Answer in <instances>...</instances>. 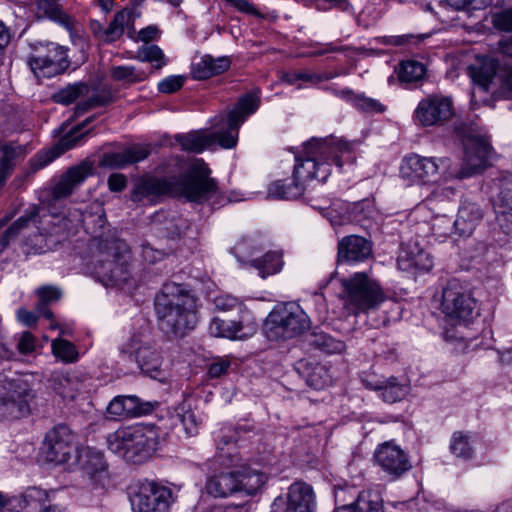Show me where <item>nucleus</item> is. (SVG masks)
I'll return each mask as SVG.
<instances>
[{
  "instance_id": "47",
  "label": "nucleus",
  "mask_w": 512,
  "mask_h": 512,
  "mask_svg": "<svg viewBox=\"0 0 512 512\" xmlns=\"http://www.w3.org/2000/svg\"><path fill=\"white\" fill-rule=\"evenodd\" d=\"M449 449L457 458L469 459L473 454L470 436L461 431L454 432L451 436Z\"/></svg>"
},
{
  "instance_id": "2",
  "label": "nucleus",
  "mask_w": 512,
  "mask_h": 512,
  "mask_svg": "<svg viewBox=\"0 0 512 512\" xmlns=\"http://www.w3.org/2000/svg\"><path fill=\"white\" fill-rule=\"evenodd\" d=\"M154 306L159 328L169 337L182 338L198 324V298L183 284L165 283Z\"/></svg>"
},
{
  "instance_id": "41",
  "label": "nucleus",
  "mask_w": 512,
  "mask_h": 512,
  "mask_svg": "<svg viewBox=\"0 0 512 512\" xmlns=\"http://www.w3.org/2000/svg\"><path fill=\"white\" fill-rule=\"evenodd\" d=\"M396 72L402 83H416L425 77L426 67L422 62L405 60L399 64Z\"/></svg>"
},
{
  "instance_id": "35",
  "label": "nucleus",
  "mask_w": 512,
  "mask_h": 512,
  "mask_svg": "<svg viewBox=\"0 0 512 512\" xmlns=\"http://www.w3.org/2000/svg\"><path fill=\"white\" fill-rule=\"evenodd\" d=\"M0 188L4 185L7 178L10 176L14 161L19 157L24 156L25 149L22 145L6 143L0 147Z\"/></svg>"
},
{
  "instance_id": "17",
  "label": "nucleus",
  "mask_w": 512,
  "mask_h": 512,
  "mask_svg": "<svg viewBox=\"0 0 512 512\" xmlns=\"http://www.w3.org/2000/svg\"><path fill=\"white\" fill-rule=\"evenodd\" d=\"M374 458L382 471L393 480L400 478L412 468L407 453L393 441L380 444L375 450Z\"/></svg>"
},
{
  "instance_id": "55",
  "label": "nucleus",
  "mask_w": 512,
  "mask_h": 512,
  "mask_svg": "<svg viewBox=\"0 0 512 512\" xmlns=\"http://www.w3.org/2000/svg\"><path fill=\"white\" fill-rule=\"evenodd\" d=\"M429 37V34H405L400 36H383L377 38V41L392 46H406L411 44H418Z\"/></svg>"
},
{
  "instance_id": "11",
  "label": "nucleus",
  "mask_w": 512,
  "mask_h": 512,
  "mask_svg": "<svg viewBox=\"0 0 512 512\" xmlns=\"http://www.w3.org/2000/svg\"><path fill=\"white\" fill-rule=\"evenodd\" d=\"M32 390L26 381L11 380L0 386V418L19 419L29 414Z\"/></svg>"
},
{
  "instance_id": "13",
  "label": "nucleus",
  "mask_w": 512,
  "mask_h": 512,
  "mask_svg": "<svg viewBox=\"0 0 512 512\" xmlns=\"http://www.w3.org/2000/svg\"><path fill=\"white\" fill-rule=\"evenodd\" d=\"M453 115L452 98L440 94H432L423 98L414 110L415 121L423 127L444 125Z\"/></svg>"
},
{
  "instance_id": "21",
  "label": "nucleus",
  "mask_w": 512,
  "mask_h": 512,
  "mask_svg": "<svg viewBox=\"0 0 512 512\" xmlns=\"http://www.w3.org/2000/svg\"><path fill=\"white\" fill-rule=\"evenodd\" d=\"M156 432L151 428L141 426L131 427V435L124 460L132 463H140L146 460L156 450Z\"/></svg>"
},
{
  "instance_id": "39",
  "label": "nucleus",
  "mask_w": 512,
  "mask_h": 512,
  "mask_svg": "<svg viewBox=\"0 0 512 512\" xmlns=\"http://www.w3.org/2000/svg\"><path fill=\"white\" fill-rule=\"evenodd\" d=\"M306 383L314 389H323L331 383V375L326 366L315 363L304 366Z\"/></svg>"
},
{
  "instance_id": "59",
  "label": "nucleus",
  "mask_w": 512,
  "mask_h": 512,
  "mask_svg": "<svg viewBox=\"0 0 512 512\" xmlns=\"http://www.w3.org/2000/svg\"><path fill=\"white\" fill-rule=\"evenodd\" d=\"M492 23L500 31L512 32V8L495 13L492 16Z\"/></svg>"
},
{
  "instance_id": "51",
  "label": "nucleus",
  "mask_w": 512,
  "mask_h": 512,
  "mask_svg": "<svg viewBox=\"0 0 512 512\" xmlns=\"http://www.w3.org/2000/svg\"><path fill=\"white\" fill-rule=\"evenodd\" d=\"M88 86L84 83L70 84L53 95V100L56 103L69 105L76 101L79 97L87 94Z\"/></svg>"
},
{
  "instance_id": "18",
  "label": "nucleus",
  "mask_w": 512,
  "mask_h": 512,
  "mask_svg": "<svg viewBox=\"0 0 512 512\" xmlns=\"http://www.w3.org/2000/svg\"><path fill=\"white\" fill-rule=\"evenodd\" d=\"M257 323L252 313L248 309H242V315L239 320H224L214 317L208 326V332L211 336L228 339H245L255 334Z\"/></svg>"
},
{
  "instance_id": "58",
  "label": "nucleus",
  "mask_w": 512,
  "mask_h": 512,
  "mask_svg": "<svg viewBox=\"0 0 512 512\" xmlns=\"http://www.w3.org/2000/svg\"><path fill=\"white\" fill-rule=\"evenodd\" d=\"M213 303L215 308L219 311H230L232 309H237L239 311L240 316L242 315V309H247L238 298L232 296L230 294H220L214 297Z\"/></svg>"
},
{
  "instance_id": "5",
  "label": "nucleus",
  "mask_w": 512,
  "mask_h": 512,
  "mask_svg": "<svg viewBox=\"0 0 512 512\" xmlns=\"http://www.w3.org/2000/svg\"><path fill=\"white\" fill-rule=\"evenodd\" d=\"M94 271L105 286L125 284L130 277L131 252L125 241L112 239L99 244Z\"/></svg>"
},
{
  "instance_id": "54",
  "label": "nucleus",
  "mask_w": 512,
  "mask_h": 512,
  "mask_svg": "<svg viewBox=\"0 0 512 512\" xmlns=\"http://www.w3.org/2000/svg\"><path fill=\"white\" fill-rule=\"evenodd\" d=\"M112 101V95L109 91H102L100 93H97L90 98H88L86 101H82L77 104L75 113L76 115H82L85 112L89 111L92 108L105 106L109 104Z\"/></svg>"
},
{
  "instance_id": "4",
  "label": "nucleus",
  "mask_w": 512,
  "mask_h": 512,
  "mask_svg": "<svg viewBox=\"0 0 512 512\" xmlns=\"http://www.w3.org/2000/svg\"><path fill=\"white\" fill-rule=\"evenodd\" d=\"M260 99L256 94L249 93L241 97L230 111L227 117L228 128L217 132L192 131L187 134L175 136L184 151L201 153L211 149L218 143L222 148L231 149L238 141V129L245 122L246 118L253 114L259 107Z\"/></svg>"
},
{
  "instance_id": "37",
  "label": "nucleus",
  "mask_w": 512,
  "mask_h": 512,
  "mask_svg": "<svg viewBox=\"0 0 512 512\" xmlns=\"http://www.w3.org/2000/svg\"><path fill=\"white\" fill-rule=\"evenodd\" d=\"M264 249L258 239L248 237L238 241L233 247V253L243 267L250 268V261L259 257L258 254Z\"/></svg>"
},
{
  "instance_id": "45",
  "label": "nucleus",
  "mask_w": 512,
  "mask_h": 512,
  "mask_svg": "<svg viewBox=\"0 0 512 512\" xmlns=\"http://www.w3.org/2000/svg\"><path fill=\"white\" fill-rule=\"evenodd\" d=\"M372 389L381 390V396L384 401L394 403L401 400L408 392L406 385L400 384L395 378H391L383 385L371 386Z\"/></svg>"
},
{
  "instance_id": "36",
  "label": "nucleus",
  "mask_w": 512,
  "mask_h": 512,
  "mask_svg": "<svg viewBox=\"0 0 512 512\" xmlns=\"http://www.w3.org/2000/svg\"><path fill=\"white\" fill-rule=\"evenodd\" d=\"M134 18L131 9L118 11L109 26L104 31V41L113 42L119 39L125 29L133 28Z\"/></svg>"
},
{
  "instance_id": "40",
  "label": "nucleus",
  "mask_w": 512,
  "mask_h": 512,
  "mask_svg": "<svg viewBox=\"0 0 512 512\" xmlns=\"http://www.w3.org/2000/svg\"><path fill=\"white\" fill-rule=\"evenodd\" d=\"M151 72L152 68L146 71L134 66H114L111 69V77L115 81L130 85L146 80Z\"/></svg>"
},
{
  "instance_id": "16",
  "label": "nucleus",
  "mask_w": 512,
  "mask_h": 512,
  "mask_svg": "<svg viewBox=\"0 0 512 512\" xmlns=\"http://www.w3.org/2000/svg\"><path fill=\"white\" fill-rule=\"evenodd\" d=\"M482 90L495 98L512 99V67H501L497 60L482 57Z\"/></svg>"
},
{
  "instance_id": "42",
  "label": "nucleus",
  "mask_w": 512,
  "mask_h": 512,
  "mask_svg": "<svg viewBox=\"0 0 512 512\" xmlns=\"http://www.w3.org/2000/svg\"><path fill=\"white\" fill-rule=\"evenodd\" d=\"M84 228L91 234H97L98 230L104 228L106 223L105 213L100 203H93L82 213Z\"/></svg>"
},
{
  "instance_id": "52",
  "label": "nucleus",
  "mask_w": 512,
  "mask_h": 512,
  "mask_svg": "<svg viewBox=\"0 0 512 512\" xmlns=\"http://www.w3.org/2000/svg\"><path fill=\"white\" fill-rule=\"evenodd\" d=\"M130 435L131 427L121 428L110 433L107 436V445L109 450L124 459V453L127 450Z\"/></svg>"
},
{
  "instance_id": "27",
  "label": "nucleus",
  "mask_w": 512,
  "mask_h": 512,
  "mask_svg": "<svg viewBox=\"0 0 512 512\" xmlns=\"http://www.w3.org/2000/svg\"><path fill=\"white\" fill-rule=\"evenodd\" d=\"M150 152L147 145H133L122 152L104 154L101 165L109 168H123L146 159Z\"/></svg>"
},
{
  "instance_id": "10",
  "label": "nucleus",
  "mask_w": 512,
  "mask_h": 512,
  "mask_svg": "<svg viewBox=\"0 0 512 512\" xmlns=\"http://www.w3.org/2000/svg\"><path fill=\"white\" fill-rule=\"evenodd\" d=\"M28 64L37 78H51L64 73L69 65L67 50L56 43H47L29 57Z\"/></svg>"
},
{
  "instance_id": "28",
  "label": "nucleus",
  "mask_w": 512,
  "mask_h": 512,
  "mask_svg": "<svg viewBox=\"0 0 512 512\" xmlns=\"http://www.w3.org/2000/svg\"><path fill=\"white\" fill-rule=\"evenodd\" d=\"M91 118L86 119L81 125L73 128L70 133L61 137L57 142V145L53 150L46 152L44 154H39L34 160L33 165L36 169H40L48 165L52 162L56 157L60 156L67 150H70L79 142V140L83 137L82 135H78L80 130L89 123Z\"/></svg>"
},
{
  "instance_id": "14",
  "label": "nucleus",
  "mask_w": 512,
  "mask_h": 512,
  "mask_svg": "<svg viewBox=\"0 0 512 512\" xmlns=\"http://www.w3.org/2000/svg\"><path fill=\"white\" fill-rule=\"evenodd\" d=\"M454 132L464 149V167L460 177H468L478 173L480 168V137L478 124L465 119L455 125Z\"/></svg>"
},
{
  "instance_id": "24",
  "label": "nucleus",
  "mask_w": 512,
  "mask_h": 512,
  "mask_svg": "<svg viewBox=\"0 0 512 512\" xmlns=\"http://www.w3.org/2000/svg\"><path fill=\"white\" fill-rule=\"evenodd\" d=\"M372 254V245L364 237L349 235L338 243V261L346 263L362 262Z\"/></svg>"
},
{
  "instance_id": "22",
  "label": "nucleus",
  "mask_w": 512,
  "mask_h": 512,
  "mask_svg": "<svg viewBox=\"0 0 512 512\" xmlns=\"http://www.w3.org/2000/svg\"><path fill=\"white\" fill-rule=\"evenodd\" d=\"M439 163L436 158L422 157L412 154L404 159L401 172L404 176L410 177L422 183L433 182L438 174Z\"/></svg>"
},
{
  "instance_id": "49",
  "label": "nucleus",
  "mask_w": 512,
  "mask_h": 512,
  "mask_svg": "<svg viewBox=\"0 0 512 512\" xmlns=\"http://www.w3.org/2000/svg\"><path fill=\"white\" fill-rule=\"evenodd\" d=\"M53 354L64 363H74L79 358L76 346L68 340L57 338L51 344Z\"/></svg>"
},
{
  "instance_id": "23",
  "label": "nucleus",
  "mask_w": 512,
  "mask_h": 512,
  "mask_svg": "<svg viewBox=\"0 0 512 512\" xmlns=\"http://www.w3.org/2000/svg\"><path fill=\"white\" fill-rule=\"evenodd\" d=\"M93 172V165L89 162H82L71 167L53 186L51 195L54 200H60L72 194L74 189L82 184Z\"/></svg>"
},
{
  "instance_id": "6",
  "label": "nucleus",
  "mask_w": 512,
  "mask_h": 512,
  "mask_svg": "<svg viewBox=\"0 0 512 512\" xmlns=\"http://www.w3.org/2000/svg\"><path fill=\"white\" fill-rule=\"evenodd\" d=\"M439 310L452 326H469L479 315L473 290L457 280L449 281L443 288Z\"/></svg>"
},
{
  "instance_id": "50",
  "label": "nucleus",
  "mask_w": 512,
  "mask_h": 512,
  "mask_svg": "<svg viewBox=\"0 0 512 512\" xmlns=\"http://www.w3.org/2000/svg\"><path fill=\"white\" fill-rule=\"evenodd\" d=\"M342 93L358 110L367 113H382L385 111V107L376 99L364 95H353L351 91H343Z\"/></svg>"
},
{
  "instance_id": "57",
  "label": "nucleus",
  "mask_w": 512,
  "mask_h": 512,
  "mask_svg": "<svg viewBox=\"0 0 512 512\" xmlns=\"http://www.w3.org/2000/svg\"><path fill=\"white\" fill-rule=\"evenodd\" d=\"M137 59L142 62H157L156 68H161L165 62L163 61L164 54L162 50L156 45H144L137 52Z\"/></svg>"
},
{
  "instance_id": "30",
  "label": "nucleus",
  "mask_w": 512,
  "mask_h": 512,
  "mask_svg": "<svg viewBox=\"0 0 512 512\" xmlns=\"http://www.w3.org/2000/svg\"><path fill=\"white\" fill-rule=\"evenodd\" d=\"M12 218L11 215L0 220V229ZM39 218V208L33 206L25 211L24 215L14 221L0 236V253L8 247L10 242L18 237L20 232L28 227L30 223H36Z\"/></svg>"
},
{
  "instance_id": "1",
  "label": "nucleus",
  "mask_w": 512,
  "mask_h": 512,
  "mask_svg": "<svg viewBox=\"0 0 512 512\" xmlns=\"http://www.w3.org/2000/svg\"><path fill=\"white\" fill-rule=\"evenodd\" d=\"M353 160L348 143L333 137L312 138L303 144L302 151L295 155L294 182L286 184L278 180L270 184L269 197L292 200L301 196L305 185L312 181L325 182L332 171V164L342 168L344 162Z\"/></svg>"
},
{
  "instance_id": "62",
  "label": "nucleus",
  "mask_w": 512,
  "mask_h": 512,
  "mask_svg": "<svg viewBox=\"0 0 512 512\" xmlns=\"http://www.w3.org/2000/svg\"><path fill=\"white\" fill-rule=\"evenodd\" d=\"M184 80L182 76L166 77L158 83V90L166 94L174 93L183 86Z\"/></svg>"
},
{
  "instance_id": "63",
  "label": "nucleus",
  "mask_w": 512,
  "mask_h": 512,
  "mask_svg": "<svg viewBox=\"0 0 512 512\" xmlns=\"http://www.w3.org/2000/svg\"><path fill=\"white\" fill-rule=\"evenodd\" d=\"M230 366L231 363L228 359L218 358L209 365L208 376L210 378H219L227 373Z\"/></svg>"
},
{
  "instance_id": "43",
  "label": "nucleus",
  "mask_w": 512,
  "mask_h": 512,
  "mask_svg": "<svg viewBox=\"0 0 512 512\" xmlns=\"http://www.w3.org/2000/svg\"><path fill=\"white\" fill-rule=\"evenodd\" d=\"M352 504L355 512H384L380 494L371 490L360 492Z\"/></svg>"
},
{
  "instance_id": "15",
  "label": "nucleus",
  "mask_w": 512,
  "mask_h": 512,
  "mask_svg": "<svg viewBox=\"0 0 512 512\" xmlns=\"http://www.w3.org/2000/svg\"><path fill=\"white\" fill-rule=\"evenodd\" d=\"M315 507L313 488L303 481H296L285 495L274 499L271 512H315Z\"/></svg>"
},
{
  "instance_id": "56",
  "label": "nucleus",
  "mask_w": 512,
  "mask_h": 512,
  "mask_svg": "<svg viewBox=\"0 0 512 512\" xmlns=\"http://www.w3.org/2000/svg\"><path fill=\"white\" fill-rule=\"evenodd\" d=\"M463 70L475 87H480V57L478 54H466L462 60Z\"/></svg>"
},
{
  "instance_id": "53",
  "label": "nucleus",
  "mask_w": 512,
  "mask_h": 512,
  "mask_svg": "<svg viewBox=\"0 0 512 512\" xmlns=\"http://www.w3.org/2000/svg\"><path fill=\"white\" fill-rule=\"evenodd\" d=\"M58 393L64 399H74L82 389V383L76 375L65 374L59 377Z\"/></svg>"
},
{
  "instance_id": "26",
  "label": "nucleus",
  "mask_w": 512,
  "mask_h": 512,
  "mask_svg": "<svg viewBox=\"0 0 512 512\" xmlns=\"http://www.w3.org/2000/svg\"><path fill=\"white\" fill-rule=\"evenodd\" d=\"M397 264L402 271H429L433 266V259L429 253L414 243L402 248Z\"/></svg>"
},
{
  "instance_id": "34",
  "label": "nucleus",
  "mask_w": 512,
  "mask_h": 512,
  "mask_svg": "<svg viewBox=\"0 0 512 512\" xmlns=\"http://www.w3.org/2000/svg\"><path fill=\"white\" fill-rule=\"evenodd\" d=\"M239 491H244L248 495L258 493L267 482V474L260 469L246 467L237 471Z\"/></svg>"
},
{
  "instance_id": "33",
  "label": "nucleus",
  "mask_w": 512,
  "mask_h": 512,
  "mask_svg": "<svg viewBox=\"0 0 512 512\" xmlns=\"http://www.w3.org/2000/svg\"><path fill=\"white\" fill-rule=\"evenodd\" d=\"M60 0H39L37 3V15L39 17L48 18L59 25L72 31L75 20L66 14L59 6Z\"/></svg>"
},
{
  "instance_id": "20",
  "label": "nucleus",
  "mask_w": 512,
  "mask_h": 512,
  "mask_svg": "<svg viewBox=\"0 0 512 512\" xmlns=\"http://www.w3.org/2000/svg\"><path fill=\"white\" fill-rule=\"evenodd\" d=\"M120 353L128 360L137 362L142 372L151 377L156 376L162 365L160 354L147 345H141L135 337L120 346Z\"/></svg>"
},
{
  "instance_id": "8",
  "label": "nucleus",
  "mask_w": 512,
  "mask_h": 512,
  "mask_svg": "<svg viewBox=\"0 0 512 512\" xmlns=\"http://www.w3.org/2000/svg\"><path fill=\"white\" fill-rule=\"evenodd\" d=\"M309 327L308 315L298 305L286 304L269 313L263 330L269 340L279 341L294 338Z\"/></svg>"
},
{
  "instance_id": "19",
  "label": "nucleus",
  "mask_w": 512,
  "mask_h": 512,
  "mask_svg": "<svg viewBox=\"0 0 512 512\" xmlns=\"http://www.w3.org/2000/svg\"><path fill=\"white\" fill-rule=\"evenodd\" d=\"M78 467L94 487L105 488L111 482L109 465L102 452L85 449L78 455Z\"/></svg>"
},
{
  "instance_id": "38",
  "label": "nucleus",
  "mask_w": 512,
  "mask_h": 512,
  "mask_svg": "<svg viewBox=\"0 0 512 512\" xmlns=\"http://www.w3.org/2000/svg\"><path fill=\"white\" fill-rule=\"evenodd\" d=\"M448 5L462 12L463 19L473 20L470 23H464L466 28L476 32L480 30V21L478 20L480 11V0H446Z\"/></svg>"
},
{
  "instance_id": "48",
  "label": "nucleus",
  "mask_w": 512,
  "mask_h": 512,
  "mask_svg": "<svg viewBox=\"0 0 512 512\" xmlns=\"http://www.w3.org/2000/svg\"><path fill=\"white\" fill-rule=\"evenodd\" d=\"M37 294L39 297L37 304L39 315L52 319L53 313L46 306L50 302L57 301L61 297V291L55 286H42L38 288Z\"/></svg>"
},
{
  "instance_id": "9",
  "label": "nucleus",
  "mask_w": 512,
  "mask_h": 512,
  "mask_svg": "<svg viewBox=\"0 0 512 512\" xmlns=\"http://www.w3.org/2000/svg\"><path fill=\"white\" fill-rule=\"evenodd\" d=\"M129 498L133 512H169L175 502L170 487L147 479L130 485Z\"/></svg>"
},
{
  "instance_id": "44",
  "label": "nucleus",
  "mask_w": 512,
  "mask_h": 512,
  "mask_svg": "<svg viewBox=\"0 0 512 512\" xmlns=\"http://www.w3.org/2000/svg\"><path fill=\"white\" fill-rule=\"evenodd\" d=\"M56 239L52 234L39 232L25 240V246L27 247L26 253L30 254H41L47 250L52 249L57 243Z\"/></svg>"
},
{
  "instance_id": "64",
  "label": "nucleus",
  "mask_w": 512,
  "mask_h": 512,
  "mask_svg": "<svg viewBox=\"0 0 512 512\" xmlns=\"http://www.w3.org/2000/svg\"><path fill=\"white\" fill-rule=\"evenodd\" d=\"M181 422L189 435H194L197 432L199 419L194 411L188 409L184 410L180 415Z\"/></svg>"
},
{
  "instance_id": "25",
  "label": "nucleus",
  "mask_w": 512,
  "mask_h": 512,
  "mask_svg": "<svg viewBox=\"0 0 512 512\" xmlns=\"http://www.w3.org/2000/svg\"><path fill=\"white\" fill-rule=\"evenodd\" d=\"M150 403L141 402L137 396L119 395L114 397L107 406V413L113 417H136L152 411Z\"/></svg>"
},
{
  "instance_id": "7",
  "label": "nucleus",
  "mask_w": 512,
  "mask_h": 512,
  "mask_svg": "<svg viewBox=\"0 0 512 512\" xmlns=\"http://www.w3.org/2000/svg\"><path fill=\"white\" fill-rule=\"evenodd\" d=\"M345 309L353 315L375 309L384 301V293L374 279L365 273H355L340 280Z\"/></svg>"
},
{
  "instance_id": "31",
  "label": "nucleus",
  "mask_w": 512,
  "mask_h": 512,
  "mask_svg": "<svg viewBox=\"0 0 512 512\" xmlns=\"http://www.w3.org/2000/svg\"><path fill=\"white\" fill-rule=\"evenodd\" d=\"M206 491L214 497H227L239 491L236 472H222L208 478Z\"/></svg>"
},
{
  "instance_id": "29",
  "label": "nucleus",
  "mask_w": 512,
  "mask_h": 512,
  "mask_svg": "<svg viewBox=\"0 0 512 512\" xmlns=\"http://www.w3.org/2000/svg\"><path fill=\"white\" fill-rule=\"evenodd\" d=\"M230 65L228 57L203 55L194 59L191 74L194 79L204 80L227 71Z\"/></svg>"
},
{
  "instance_id": "3",
  "label": "nucleus",
  "mask_w": 512,
  "mask_h": 512,
  "mask_svg": "<svg viewBox=\"0 0 512 512\" xmlns=\"http://www.w3.org/2000/svg\"><path fill=\"white\" fill-rule=\"evenodd\" d=\"M210 169L201 160H195L179 177L149 178L138 186L142 196H176L190 202L202 203L217 193V183L210 177Z\"/></svg>"
},
{
  "instance_id": "61",
  "label": "nucleus",
  "mask_w": 512,
  "mask_h": 512,
  "mask_svg": "<svg viewBox=\"0 0 512 512\" xmlns=\"http://www.w3.org/2000/svg\"><path fill=\"white\" fill-rule=\"evenodd\" d=\"M498 158V154L491 146L490 139L482 135V169L493 166Z\"/></svg>"
},
{
  "instance_id": "46",
  "label": "nucleus",
  "mask_w": 512,
  "mask_h": 512,
  "mask_svg": "<svg viewBox=\"0 0 512 512\" xmlns=\"http://www.w3.org/2000/svg\"><path fill=\"white\" fill-rule=\"evenodd\" d=\"M310 344L328 354L341 353L346 347L343 341L323 332L313 334Z\"/></svg>"
},
{
  "instance_id": "32",
  "label": "nucleus",
  "mask_w": 512,
  "mask_h": 512,
  "mask_svg": "<svg viewBox=\"0 0 512 512\" xmlns=\"http://www.w3.org/2000/svg\"><path fill=\"white\" fill-rule=\"evenodd\" d=\"M284 254L282 250L268 251L250 261V268L255 269L258 275L265 279L282 271L284 267Z\"/></svg>"
},
{
  "instance_id": "60",
  "label": "nucleus",
  "mask_w": 512,
  "mask_h": 512,
  "mask_svg": "<svg viewBox=\"0 0 512 512\" xmlns=\"http://www.w3.org/2000/svg\"><path fill=\"white\" fill-rule=\"evenodd\" d=\"M493 205L496 211L502 215L512 211V190L501 191L495 199Z\"/></svg>"
},
{
  "instance_id": "12",
  "label": "nucleus",
  "mask_w": 512,
  "mask_h": 512,
  "mask_svg": "<svg viewBox=\"0 0 512 512\" xmlns=\"http://www.w3.org/2000/svg\"><path fill=\"white\" fill-rule=\"evenodd\" d=\"M75 434L64 424L50 429L44 438L42 454L46 462L54 465L66 464L72 457Z\"/></svg>"
}]
</instances>
